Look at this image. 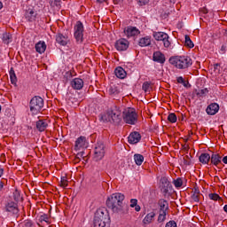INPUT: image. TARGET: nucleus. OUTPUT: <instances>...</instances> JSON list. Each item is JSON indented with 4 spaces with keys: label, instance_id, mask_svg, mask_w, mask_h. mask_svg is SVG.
Here are the masks:
<instances>
[{
    "label": "nucleus",
    "instance_id": "obj_3",
    "mask_svg": "<svg viewBox=\"0 0 227 227\" xmlns=\"http://www.w3.org/2000/svg\"><path fill=\"white\" fill-rule=\"evenodd\" d=\"M170 65L176 67L179 70H185L189 67H192V59L189 56H174L168 59Z\"/></svg>",
    "mask_w": 227,
    "mask_h": 227
},
{
    "label": "nucleus",
    "instance_id": "obj_9",
    "mask_svg": "<svg viewBox=\"0 0 227 227\" xmlns=\"http://www.w3.org/2000/svg\"><path fill=\"white\" fill-rule=\"evenodd\" d=\"M24 19L27 20V22L35 23L38 21V19H40V15H38V12H36V10L33 8H28L25 11Z\"/></svg>",
    "mask_w": 227,
    "mask_h": 227
},
{
    "label": "nucleus",
    "instance_id": "obj_56",
    "mask_svg": "<svg viewBox=\"0 0 227 227\" xmlns=\"http://www.w3.org/2000/svg\"><path fill=\"white\" fill-rule=\"evenodd\" d=\"M193 194H200V189L194 188Z\"/></svg>",
    "mask_w": 227,
    "mask_h": 227
},
{
    "label": "nucleus",
    "instance_id": "obj_36",
    "mask_svg": "<svg viewBox=\"0 0 227 227\" xmlns=\"http://www.w3.org/2000/svg\"><path fill=\"white\" fill-rule=\"evenodd\" d=\"M2 40L4 43H6V45H8V43H11L12 42V34L10 33L4 34Z\"/></svg>",
    "mask_w": 227,
    "mask_h": 227
},
{
    "label": "nucleus",
    "instance_id": "obj_42",
    "mask_svg": "<svg viewBox=\"0 0 227 227\" xmlns=\"http://www.w3.org/2000/svg\"><path fill=\"white\" fill-rule=\"evenodd\" d=\"M209 200H213V201H217L221 200V197L217 193H209L208 195Z\"/></svg>",
    "mask_w": 227,
    "mask_h": 227
},
{
    "label": "nucleus",
    "instance_id": "obj_45",
    "mask_svg": "<svg viewBox=\"0 0 227 227\" xmlns=\"http://www.w3.org/2000/svg\"><path fill=\"white\" fill-rule=\"evenodd\" d=\"M192 200L195 203H200V194H198V193H192Z\"/></svg>",
    "mask_w": 227,
    "mask_h": 227
},
{
    "label": "nucleus",
    "instance_id": "obj_12",
    "mask_svg": "<svg viewBox=\"0 0 227 227\" xmlns=\"http://www.w3.org/2000/svg\"><path fill=\"white\" fill-rule=\"evenodd\" d=\"M130 43L125 38H121L115 42L114 47L119 52H123L129 49Z\"/></svg>",
    "mask_w": 227,
    "mask_h": 227
},
{
    "label": "nucleus",
    "instance_id": "obj_43",
    "mask_svg": "<svg viewBox=\"0 0 227 227\" xmlns=\"http://www.w3.org/2000/svg\"><path fill=\"white\" fill-rule=\"evenodd\" d=\"M10 78H11V82L12 84H15L17 82V75H15V72L14 71H11L10 72Z\"/></svg>",
    "mask_w": 227,
    "mask_h": 227
},
{
    "label": "nucleus",
    "instance_id": "obj_61",
    "mask_svg": "<svg viewBox=\"0 0 227 227\" xmlns=\"http://www.w3.org/2000/svg\"><path fill=\"white\" fill-rule=\"evenodd\" d=\"M106 0H98V3H104Z\"/></svg>",
    "mask_w": 227,
    "mask_h": 227
},
{
    "label": "nucleus",
    "instance_id": "obj_20",
    "mask_svg": "<svg viewBox=\"0 0 227 227\" xmlns=\"http://www.w3.org/2000/svg\"><path fill=\"white\" fill-rule=\"evenodd\" d=\"M210 162L213 166H219L222 162V157L219 153H212L210 157Z\"/></svg>",
    "mask_w": 227,
    "mask_h": 227
},
{
    "label": "nucleus",
    "instance_id": "obj_47",
    "mask_svg": "<svg viewBox=\"0 0 227 227\" xmlns=\"http://www.w3.org/2000/svg\"><path fill=\"white\" fill-rule=\"evenodd\" d=\"M139 6H145L150 3V0H137Z\"/></svg>",
    "mask_w": 227,
    "mask_h": 227
},
{
    "label": "nucleus",
    "instance_id": "obj_5",
    "mask_svg": "<svg viewBox=\"0 0 227 227\" xmlns=\"http://www.w3.org/2000/svg\"><path fill=\"white\" fill-rule=\"evenodd\" d=\"M29 106L32 114H38L43 107V98H42V97L35 96L30 100Z\"/></svg>",
    "mask_w": 227,
    "mask_h": 227
},
{
    "label": "nucleus",
    "instance_id": "obj_58",
    "mask_svg": "<svg viewBox=\"0 0 227 227\" xmlns=\"http://www.w3.org/2000/svg\"><path fill=\"white\" fill-rule=\"evenodd\" d=\"M4 173V168H0V178H1V176H3Z\"/></svg>",
    "mask_w": 227,
    "mask_h": 227
},
{
    "label": "nucleus",
    "instance_id": "obj_55",
    "mask_svg": "<svg viewBox=\"0 0 227 227\" xmlns=\"http://www.w3.org/2000/svg\"><path fill=\"white\" fill-rule=\"evenodd\" d=\"M222 162H223V164H227V156L222 158Z\"/></svg>",
    "mask_w": 227,
    "mask_h": 227
},
{
    "label": "nucleus",
    "instance_id": "obj_34",
    "mask_svg": "<svg viewBox=\"0 0 227 227\" xmlns=\"http://www.w3.org/2000/svg\"><path fill=\"white\" fill-rule=\"evenodd\" d=\"M109 95H118L120 93V89L116 85L110 86L108 90Z\"/></svg>",
    "mask_w": 227,
    "mask_h": 227
},
{
    "label": "nucleus",
    "instance_id": "obj_30",
    "mask_svg": "<svg viewBox=\"0 0 227 227\" xmlns=\"http://www.w3.org/2000/svg\"><path fill=\"white\" fill-rule=\"evenodd\" d=\"M50 4L56 10H61V0H50Z\"/></svg>",
    "mask_w": 227,
    "mask_h": 227
},
{
    "label": "nucleus",
    "instance_id": "obj_32",
    "mask_svg": "<svg viewBox=\"0 0 227 227\" xmlns=\"http://www.w3.org/2000/svg\"><path fill=\"white\" fill-rule=\"evenodd\" d=\"M160 182L161 186L163 187L164 191L165 192L168 191V188L170 185V183L168 180V177H161Z\"/></svg>",
    "mask_w": 227,
    "mask_h": 227
},
{
    "label": "nucleus",
    "instance_id": "obj_21",
    "mask_svg": "<svg viewBox=\"0 0 227 227\" xmlns=\"http://www.w3.org/2000/svg\"><path fill=\"white\" fill-rule=\"evenodd\" d=\"M46 49H47V44H45V42H43V41H39L35 44V51L39 54H43V52H45Z\"/></svg>",
    "mask_w": 227,
    "mask_h": 227
},
{
    "label": "nucleus",
    "instance_id": "obj_11",
    "mask_svg": "<svg viewBox=\"0 0 227 227\" xmlns=\"http://www.w3.org/2000/svg\"><path fill=\"white\" fill-rule=\"evenodd\" d=\"M5 212H8L11 215H19V204L14 201H8L4 207Z\"/></svg>",
    "mask_w": 227,
    "mask_h": 227
},
{
    "label": "nucleus",
    "instance_id": "obj_44",
    "mask_svg": "<svg viewBox=\"0 0 227 227\" xmlns=\"http://www.w3.org/2000/svg\"><path fill=\"white\" fill-rule=\"evenodd\" d=\"M174 185L176 188L182 187V185H184V181H182V178L179 177V178L174 180Z\"/></svg>",
    "mask_w": 227,
    "mask_h": 227
},
{
    "label": "nucleus",
    "instance_id": "obj_29",
    "mask_svg": "<svg viewBox=\"0 0 227 227\" xmlns=\"http://www.w3.org/2000/svg\"><path fill=\"white\" fill-rule=\"evenodd\" d=\"M134 160L135 163L137 164V166H141V164H143V162H145V156H143V154H134Z\"/></svg>",
    "mask_w": 227,
    "mask_h": 227
},
{
    "label": "nucleus",
    "instance_id": "obj_33",
    "mask_svg": "<svg viewBox=\"0 0 227 227\" xmlns=\"http://www.w3.org/2000/svg\"><path fill=\"white\" fill-rule=\"evenodd\" d=\"M195 93L199 98H201V97H207L208 93V89H202V90H196Z\"/></svg>",
    "mask_w": 227,
    "mask_h": 227
},
{
    "label": "nucleus",
    "instance_id": "obj_23",
    "mask_svg": "<svg viewBox=\"0 0 227 227\" xmlns=\"http://www.w3.org/2000/svg\"><path fill=\"white\" fill-rule=\"evenodd\" d=\"M138 45L140 47H148L149 45H152V37L145 36L139 39Z\"/></svg>",
    "mask_w": 227,
    "mask_h": 227
},
{
    "label": "nucleus",
    "instance_id": "obj_16",
    "mask_svg": "<svg viewBox=\"0 0 227 227\" xmlns=\"http://www.w3.org/2000/svg\"><path fill=\"white\" fill-rule=\"evenodd\" d=\"M153 60L160 65H164V63H166V56L160 51H154Z\"/></svg>",
    "mask_w": 227,
    "mask_h": 227
},
{
    "label": "nucleus",
    "instance_id": "obj_8",
    "mask_svg": "<svg viewBox=\"0 0 227 227\" xmlns=\"http://www.w3.org/2000/svg\"><path fill=\"white\" fill-rule=\"evenodd\" d=\"M153 36L157 42H163L164 47L168 49L171 45L169 35L164 32H153Z\"/></svg>",
    "mask_w": 227,
    "mask_h": 227
},
{
    "label": "nucleus",
    "instance_id": "obj_31",
    "mask_svg": "<svg viewBox=\"0 0 227 227\" xmlns=\"http://www.w3.org/2000/svg\"><path fill=\"white\" fill-rule=\"evenodd\" d=\"M142 90L145 91V93H150L152 91V83L149 82H145L142 84Z\"/></svg>",
    "mask_w": 227,
    "mask_h": 227
},
{
    "label": "nucleus",
    "instance_id": "obj_22",
    "mask_svg": "<svg viewBox=\"0 0 227 227\" xmlns=\"http://www.w3.org/2000/svg\"><path fill=\"white\" fill-rule=\"evenodd\" d=\"M158 205L160 207V212H168L169 209V204H168V200L164 199H160L158 201Z\"/></svg>",
    "mask_w": 227,
    "mask_h": 227
},
{
    "label": "nucleus",
    "instance_id": "obj_53",
    "mask_svg": "<svg viewBox=\"0 0 227 227\" xmlns=\"http://www.w3.org/2000/svg\"><path fill=\"white\" fill-rule=\"evenodd\" d=\"M81 157H84V152H81L76 154V159H81Z\"/></svg>",
    "mask_w": 227,
    "mask_h": 227
},
{
    "label": "nucleus",
    "instance_id": "obj_51",
    "mask_svg": "<svg viewBox=\"0 0 227 227\" xmlns=\"http://www.w3.org/2000/svg\"><path fill=\"white\" fill-rule=\"evenodd\" d=\"M165 227H176V221H169L166 223Z\"/></svg>",
    "mask_w": 227,
    "mask_h": 227
},
{
    "label": "nucleus",
    "instance_id": "obj_14",
    "mask_svg": "<svg viewBox=\"0 0 227 227\" xmlns=\"http://www.w3.org/2000/svg\"><path fill=\"white\" fill-rule=\"evenodd\" d=\"M141 141V134L137 131L131 132L128 137V142L129 145H137Z\"/></svg>",
    "mask_w": 227,
    "mask_h": 227
},
{
    "label": "nucleus",
    "instance_id": "obj_38",
    "mask_svg": "<svg viewBox=\"0 0 227 227\" xmlns=\"http://www.w3.org/2000/svg\"><path fill=\"white\" fill-rule=\"evenodd\" d=\"M166 211H160L159 216H158V223H164L166 221Z\"/></svg>",
    "mask_w": 227,
    "mask_h": 227
},
{
    "label": "nucleus",
    "instance_id": "obj_28",
    "mask_svg": "<svg viewBox=\"0 0 227 227\" xmlns=\"http://www.w3.org/2000/svg\"><path fill=\"white\" fill-rule=\"evenodd\" d=\"M94 227H106L107 224H109V222H106L104 220L97 219L96 216H94Z\"/></svg>",
    "mask_w": 227,
    "mask_h": 227
},
{
    "label": "nucleus",
    "instance_id": "obj_1",
    "mask_svg": "<svg viewBox=\"0 0 227 227\" xmlns=\"http://www.w3.org/2000/svg\"><path fill=\"white\" fill-rule=\"evenodd\" d=\"M125 200V195L123 193H113L106 200V207L114 212V214H118L119 215H124L127 214V209H125V204L123 201Z\"/></svg>",
    "mask_w": 227,
    "mask_h": 227
},
{
    "label": "nucleus",
    "instance_id": "obj_7",
    "mask_svg": "<svg viewBox=\"0 0 227 227\" xmlns=\"http://www.w3.org/2000/svg\"><path fill=\"white\" fill-rule=\"evenodd\" d=\"M106 155V145L104 142L98 141L94 148V160H102Z\"/></svg>",
    "mask_w": 227,
    "mask_h": 227
},
{
    "label": "nucleus",
    "instance_id": "obj_6",
    "mask_svg": "<svg viewBox=\"0 0 227 227\" xmlns=\"http://www.w3.org/2000/svg\"><path fill=\"white\" fill-rule=\"evenodd\" d=\"M74 36L77 43L84 42V25L81 21H76L74 27Z\"/></svg>",
    "mask_w": 227,
    "mask_h": 227
},
{
    "label": "nucleus",
    "instance_id": "obj_17",
    "mask_svg": "<svg viewBox=\"0 0 227 227\" xmlns=\"http://www.w3.org/2000/svg\"><path fill=\"white\" fill-rule=\"evenodd\" d=\"M73 90H82L84 88V81L81 78H74L71 81Z\"/></svg>",
    "mask_w": 227,
    "mask_h": 227
},
{
    "label": "nucleus",
    "instance_id": "obj_49",
    "mask_svg": "<svg viewBox=\"0 0 227 227\" xmlns=\"http://www.w3.org/2000/svg\"><path fill=\"white\" fill-rule=\"evenodd\" d=\"M136 205H137V199H131V200H130V205H129V207H130L131 208H134V207H136Z\"/></svg>",
    "mask_w": 227,
    "mask_h": 227
},
{
    "label": "nucleus",
    "instance_id": "obj_26",
    "mask_svg": "<svg viewBox=\"0 0 227 227\" xmlns=\"http://www.w3.org/2000/svg\"><path fill=\"white\" fill-rule=\"evenodd\" d=\"M210 154L203 153L199 157V160L200 162H201V164H207L208 162H210Z\"/></svg>",
    "mask_w": 227,
    "mask_h": 227
},
{
    "label": "nucleus",
    "instance_id": "obj_46",
    "mask_svg": "<svg viewBox=\"0 0 227 227\" xmlns=\"http://www.w3.org/2000/svg\"><path fill=\"white\" fill-rule=\"evenodd\" d=\"M214 72H215V74H221V65L215 64L214 65Z\"/></svg>",
    "mask_w": 227,
    "mask_h": 227
},
{
    "label": "nucleus",
    "instance_id": "obj_41",
    "mask_svg": "<svg viewBox=\"0 0 227 227\" xmlns=\"http://www.w3.org/2000/svg\"><path fill=\"white\" fill-rule=\"evenodd\" d=\"M168 121H170V123H176V114H169L168 116Z\"/></svg>",
    "mask_w": 227,
    "mask_h": 227
},
{
    "label": "nucleus",
    "instance_id": "obj_62",
    "mask_svg": "<svg viewBox=\"0 0 227 227\" xmlns=\"http://www.w3.org/2000/svg\"><path fill=\"white\" fill-rule=\"evenodd\" d=\"M1 109H2V107H1V105H0V113H1Z\"/></svg>",
    "mask_w": 227,
    "mask_h": 227
},
{
    "label": "nucleus",
    "instance_id": "obj_59",
    "mask_svg": "<svg viewBox=\"0 0 227 227\" xmlns=\"http://www.w3.org/2000/svg\"><path fill=\"white\" fill-rule=\"evenodd\" d=\"M223 211L227 214V204L223 206Z\"/></svg>",
    "mask_w": 227,
    "mask_h": 227
},
{
    "label": "nucleus",
    "instance_id": "obj_10",
    "mask_svg": "<svg viewBox=\"0 0 227 227\" xmlns=\"http://www.w3.org/2000/svg\"><path fill=\"white\" fill-rule=\"evenodd\" d=\"M94 217H97V219H100L101 221H106V223H111V216L109 215V211L106 207H99L96 211Z\"/></svg>",
    "mask_w": 227,
    "mask_h": 227
},
{
    "label": "nucleus",
    "instance_id": "obj_35",
    "mask_svg": "<svg viewBox=\"0 0 227 227\" xmlns=\"http://www.w3.org/2000/svg\"><path fill=\"white\" fill-rule=\"evenodd\" d=\"M184 45L186 47H189L190 49H192V47H194V43H192V40H191V37L189 35L184 36Z\"/></svg>",
    "mask_w": 227,
    "mask_h": 227
},
{
    "label": "nucleus",
    "instance_id": "obj_24",
    "mask_svg": "<svg viewBox=\"0 0 227 227\" xmlns=\"http://www.w3.org/2000/svg\"><path fill=\"white\" fill-rule=\"evenodd\" d=\"M114 74L116 77H118V79H125V77H127V72L121 67H116L114 70Z\"/></svg>",
    "mask_w": 227,
    "mask_h": 227
},
{
    "label": "nucleus",
    "instance_id": "obj_18",
    "mask_svg": "<svg viewBox=\"0 0 227 227\" xmlns=\"http://www.w3.org/2000/svg\"><path fill=\"white\" fill-rule=\"evenodd\" d=\"M139 33V29H137L136 27H128L124 29V34L128 38H130V36H137Z\"/></svg>",
    "mask_w": 227,
    "mask_h": 227
},
{
    "label": "nucleus",
    "instance_id": "obj_39",
    "mask_svg": "<svg viewBox=\"0 0 227 227\" xmlns=\"http://www.w3.org/2000/svg\"><path fill=\"white\" fill-rule=\"evenodd\" d=\"M13 200H14L15 203H19V200H22V197H20V192L19 190L14 191Z\"/></svg>",
    "mask_w": 227,
    "mask_h": 227
},
{
    "label": "nucleus",
    "instance_id": "obj_13",
    "mask_svg": "<svg viewBox=\"0 0 227 227\" xmlns=\"http://www.w3.org/2000/svg\"><path fill=\"white\" fill-rule=\"evenodd\" d=\"M55 38L57 43H59V45H62L63 47L68 45V42H70L68 35H63L61 33L57 34Z\"/></svg>",
    "mask_w": 227,
    "mask_h": 227
},
{
    "label": "nucleus",
    "instance_id": "obj_2",
    "mask_svg": "<svg viewBox=\"0 0 227 227\" xmlns=\"http://www.w3.org/2000/svg\"><path fill=\"white\" fill-rule=\"evenodd\" d=\"M121 119V110L118 106H112L101 116V121L104 123H112L113 125H120Z\"/></svg>",
    "mask_w": 227,
    "mask_h": 227
},
{
    "label": "nucleus",
    "instance_id": "obj_19",
    "mask_svg": "<svg viewBox=\"0 0 227 227\" xmlns=\"http://www.w3.org/2000/svg\"><path fill=\"white\" fill-rule=\"evenodd\" d=\"M81 148H86V137H80L75 141L74 149L81 150Z\"/></svg>",
    "mask_w": 227,
    "mask_h": 227
},
{
    "label": "nucleus",
    "instance_id": "obj_27",
    "mask_svg": "<svg viewBox=\"0 0 227 227\" xmlns=\"http://www.w3.org/2000/svg\"><path fill=\"white\" fill-rule=\"evenodd\" d=\"M155 217V212L148 213L143 220L144 224H150Z\"/></svg>",
    "mask_w": 227,
    "mask_h": 227
},
{
    "label": "nucleus",
    "instance_id": "obj_54",
    "mask_svg": "<svg viewBox=\"0 0 227 227\" xmlns=\"http://www.w3.org/2000/svg\"><path fill=\"white\" fill-rule=\"evenodd\" d=\"M134 208H135L136 212H140L141 211V206H139L137 204L134 207Z\"/></svg>",
    "mask_w": 227,
    "mask_h": 227
},
{
    "label": "nucleus",
    "instance_id": "obj_37",
    "mask_svg": "<svg viewBox=\"0 0 227 227\" xmlns=\"http://www.w3.org/2000/svg\"><path fill=\"white\" fill-rule=\"evenodd\" d=\"M176 82H178V84H183L184 88H187V86H189V82L185 81V79H184L182 76H178L176 78Z\"/></svg>",
    "mask_w": 227,
    "mask_h": 227
},
{
    "label": "nucleus",
    "instance_id": "obj_50",
    "mask_svg": "<svg viewBox=\"0 0 227 227\" xmlns=\"http://www.w3.org/2000/svg\"><path fill=\"white\" fill-rule=\"evenodd\" d=\"M41 221H44V223H49V215L46 214H43L40 217Z\"/></svg>",
    "mask_w": 227,
    "mask_h": 227
},
{
    "label": "nucleus",
    "instance_id": "obj_25",
    "mask_svg": "<svg viewBox=\"0 0 227 227\" xmlns=\"http://www.w3.org/2000/svg\"><path fill=\"white\" fill-rule=\"evenodd\" d=\"M47 127H49V124L46 120H39L36 121V129L39 132H43Z\"/></svg>",
    "mask_w": 227,
    "mask_h": 227
},
{
    "label": "nucleus",
    "instance_id": "obj_57",
    "mask_svg": "<svg viewBox=\"0 0 227 227\" xmlns=\"http://www.w3.org/2000/svg\"><path fill=\"white\" fill-rule=\"evenodd\" d=\"M4 187V183L0 182V191H3V188Z\"/></svg>",
    "mask_w": 227,
    "mask_h": 227
},
{
    "label": "nucleus",
    "instance_id": "obj_15",
    "mask_svg": "<svg viewBox=\"0 0 227 227\" xmlns=\"http://www.w3.org/2000/svg\"><path fill=\"white\" fill-rule=\"evenodd\" d=\"M207 114L209 116H215L219 113V104L217 103H211L206 109Z\"/></svg>",
    "mask_w": 227,
    "mask_h": 227
},
{
    "label": "nucleus",
    "instance_id": "obj_48",
    "mask_svg": "<svg viewBox=\"0 0 227 227\" xmlns=\"http://www.w3.org/2000/svg\"><path fill=\"white\" fill-rule=\"evenodd\" d=\"M64 77H65V79H67V81H70V79H72V77H74V74H72L71 71H68L66 73Z\"/></svg>",
    "mask_w": 227,
    "mask_h": 227
},
{
    "label": "nucleus",
    "instance_id": "obj_60",
    "mask_svg": "<svg viewBox=\"0 0 227 227\" xmlns=\"http://www.w3.org/2000/svg\"><path fill=\"white\" fill-rule=\"evenodd\" d=\"M0 10H3V2L0 1Z\"/></svg>",
    "mask_w": 227,
    "mask_h": 227
},
{
    "label": "nucleus",
    "instance_id": "obj_52",
    "mask_svg": "<svg viewBox=\"0 0 227 227\" xmlns=\"http://www.w3.org/2000/svg\"><path fill=\"white\" fill-rule=\"evenodd\" d=\"M25 227H35V225L33 224V222H31V220H26Z\"/></svg>",
    "mask_w": 227,
    "mask_h": 227
},
{
    "label": "nucleus",
    "instance_id": "obj_40",
    "mask_svg": "<svg viewBox=\"0 0 227 227\" xmlns=\"http://www.w3.org/2000/svg\"><path fill=\"white\" fill-rule=\"evenodd\" d=\"M60 187H63L64 189H66V187H68V180L66 176L61 177Z\"/></svg>",
    "mask_w": 227,
    "mask_h": 227
},
{
    "label": "nucleus",
    "instance_id": "obj_4",
    "mask_svg": "<svg viewBox=\"0 0 227 227\" xmlns=\"http://www.w3.org/2000/svg\"><path fill=\"white\" fill-rule=\"evenodd\" d=\"M122 119L128 125H136L137 123V113L134 108H126L122 112Z\"/></svg>",
    "mask_w": 227,
    "mask_h": 227
}]
</instances>
